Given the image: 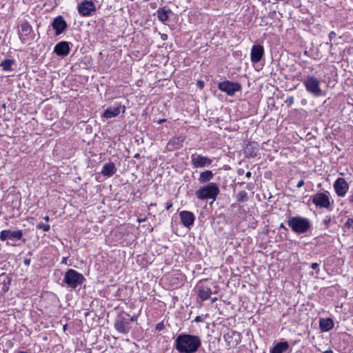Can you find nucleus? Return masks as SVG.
I'll return each instance as SVG.
<instances>
[{
	"label": "nucleus",
	"instance_id": "nucleus-14",
	"mask_svg": "<svg viewBox=\"0 0 353 353\" xmlns=\"http://www.w3.org/2000/svg\"><path fill=\"white\" fill-rule=\"evenodd\" d=\"M179 216L181 222L184 227L190 228L194 224L195 216L192 212L183 210L179 213Z\"/></svg>",
	"mask_w": 353,
	"mask_h": 353
},
{
	"label": "nucleus",
	"instance_id": "nucleus-49",
	"mask_svg": "<svg viewBox=\"0 0 353 353\" xmlns=\"http://www.w3.org/2000/svg\"><path fill=\"white\" fill-rule=\"evenodd\" d=\"M43 219H44L46 222H48V221H49L50 218H49V216H44V217H43Z\"/></svg>",
	"mask_w": 353,
	"mask_h": 353
},
{
	"label": "nucleus",
	"instance_id": "nucleus-19",
	"mask_svg": "<svg viewBox=\"0 0 353 353\" xmlns=\"http://www.w3.org/2000/svg\"><path fill=\"white\" fill-rule=\"evenodd\" d=\"M185 138L183 136L174 137L168 143V148L170 150L179 149Z\"/></svg>",
	"mask_w": 353,
	"mask_h": 353
},
{
	"label": "nucleus",
	"instance_id": "nucleus-9",
	"mask_svg": "<svg viewBox=\"0 0 353 353\" xmlns=\"http://www.w3.org/2000/svg\"><path fill=\"white\" fill-rule=\"evenodd\" d=\"M191 162L194 168H203L212 164V160L208 157L193 154L191 156Z\"/></svg>",
	"mask_w": 353,
	"mask_h": 353
},
{
	"label": "nucleus",
	"instance_id": "nucleus-30",
	"mask_svg": "<svg viewBox=\"0 0 353 353\" xmlns=\"http://www.w3.org/2000/svg\"><path fill=\"white\" fill-rule=\"evenodd\" d=\"M37 228L38 229H42L43 231L45 232H48L50 228V225H48V224H44L43 223H39L37 225Z\"/></svg>",
	"mask_w": 353,
	"mask_h": 353
},
{
	"label": "nucleus",
	"instance_id": "nucleus-55",
	"mask_svg": "<svg viewBox=\"0 0 353 353\" xmlns=\"http://www.w3.org/2000/svg\"><path fill=\"white\" fill-rule=\"evenodd\" d=\"M156 205H157L156 203H151L150 206H156Z\"/></svg>",
	"mask_w": 353,
	"mask_h": 353
},
{
	"label": "nucleus",
	"instance_id": "nucleus-26",
	"mask_svg": "<svg viewBox=\"0 0 353 353\" xmlns=\"http://www.w3.org/2000/svg\"><path fill=\"white\" fill-rule=\"evenodd\" d=\"M169 12H170V10H166L164 8H163V9L159 8L157 11V17H158L159 20H160L162 22H165V21H167L168 19V13Z\"/></svg>",
	"mask_w": 353,
	"mask_h": 353
},
{
	"label": "nucleus",
	"instance_id": "nucleus-10",
	"mask_svg": "<svg viewBox=\"0 0 353 353\" xmlns=\"http://www.w3.org/2000/svg\"><path fill=\"white\" fill-rule=\"evenodd\" d=\"M224 339L230 347L236 346L241 341V334L240 332L234 330H229L224 336Z\"/></svg>",
	"mask_w": 353,
	"mask_h": 353
},
{
	"label": "nucleus",
	"instance_id": "nucleus-17",
	"mask_svg": "<svg viewBox=\"0 0 353 353\" xmlns=\"http://www.w3.org/2000/svg\"><path fill=\"white\" fill-rule=\"evenodd\" d=\"M95 10L94 4L92 1H85L78 6L79 12L83 15H90Z\"/></svg>",
	"mask_w": 353,
	"mask_h": 353
},
{
	"label": "nucleus",
	"instance_id": "nucleus-12",
	"mask_svg": "<svg viewBox=\"0 0 353 353\" xmlns=\"http://www.w3.org/2000/svg\"><path fill=\"white\" fill-rule=\"evenodd\" d=\"M22 236L23 232L21 230L11 231L9 230H5L0 232V239L3 241L7 239L13 241L20 240Z\"/></svg>",
	"mask_w": 353,
	"mask_h": 353
},
{
	"label": "nucleus",
	"instance_id": "nucleus-27",
	"mask_svg": "<svg viewBox=\"0 0 353 353\" xmlns=\"http://www.w3.org/2000/svg\"><path fill=\"white\" fill-rule=\"evenodd\" d=\"M236 200L239 203H243L248 200V194L244 191H240L236 196Z\"/></svg>",
	"mask_w": 353,
	"mask_h": 353
},
{
	"label": "nucleus",
	"instance_id": "nucleus-47",
	"mask_svg": "<svg viewBox=\"0 0 353 353\" xmlns=\"http://www.w3.org/2000/svg\"><path fill=\"white\" fill-rule=\"evenodd\" d=\"M137 319V316H133L130 318V319H129V322L130 321H134Z\"/></svg>",
	"mask_w": 353,
	"mask_h": 353
},
{
	"label": "nucleus",
	"instance_id": "nucleus-6",
	"mask_svg": "<svg viewBox=\"0 0 353 353\" xmlns=\"http://www.w3.org/2000/svg\"><path fill=\"white\" fill-rule=\"evenodd\" d=\"M129 314L122 312L115 319L114 327L120 333L126 334L130 331Z\"/></svg>",
	"mask_w": 353,
	"mask_h": 353
},
{
	"label": "nucleus",
	"instance_id": "nucleus-15",
	"mask_svg": "<svg viewBox=\"0 0 353 353\" xmlns=\"http://www.w3.org/2000/svg\"><path fill=\"white\" fill-rule=\"evenodd\" d=\"M264 53L263 47L261 45H254L251 49L250 59L253 63H258Z\"/></svg>",
	"mask_w": 353,
	"mask_h": 353
},
{
	"label": "nucleus",
	"instance_id": "nucleus-53",
	"mask_svg": "<svg viewBox=\"0 0 353 353\" xmlns=\"http://www.w3.org/2000/svg\"><path fill=\"white\" fill-rule=\"evenodd\" d=\"M198 84L199 85V86H200L201 88H202V87H203V82H201V81H199V82H198Z\"/></svg>",
	"mask_w": 353,
	"mask_h": 353
},
{
	"label": "nucleus",
	"instance_id": "nucleus-11",
	"mask_svg": "<svg viewBox=\"0 0 353 353\" xmlns=\"http://www.w3.org/2000/svg\"><path fill=\"white\" fill-rule=\"evenodd\" d=\"M334 188L339 196L344 197L349 190V185L343 178H338L334 183Z\"/></svg>",
	"mask_w": 353,
	"mask_h": 353
},
{
	"label": "nucleus",
	"instance_id": "nucleus-46",
	"mask_svg": "<svg viewBox=\"0 0 353 353\" xmlns=\"http://www.w3.org/2000/svg\"><path fill=\"white\" fill-rule=\"evenodd\" d=\"M211 300V303H214V302H216L217 301V298H211L210 299Z\"/></svg>",
	"mask_w": 353,
	"mask_h": 353
},
{
	"label": "nucleus",
	"instance_id": "nucleus-37",
	"mask_svg": "<svg viewBox=\"0 0 353 353\" xmlns=\"http://www.w3.org/2000/svg\"><path fill=\"white\" fill-rule=\"evenodd\" d=\"M319 264L318 263H312L311 265V268L313 269V270H316L318 269L319 270Z\"/></svg>",
	"mask_w": 353,
	"mask_h": 353
},
{
	"label": "nucleus",
	"instance_id": "nucleus-38",
	"mask_svg": "<svg viewBox=\"0 0 353 353\" xmlns=\"http://www.w3.org/2000/svg\"><path fill=\"white\" fill-rule=\"evenodd\" d=\"M304 183H305V182H304V180H303V179L300 180V181L298 182V183H297V185H296V187H297L298 188H301V187L304 185Z\"/></svg>",
	"mask_w": 353,
	"mask_h": 353
},
{
	"label": "nucleus",
	"instance_id": "nucleus-25",
	"mask_svg": "<svg viewBox=\"0 0 353 353\" xmlns=\"http://www.w3.org/2000/svg\"><path fill=\"white\" fill-rule=\"evenodd\" d=\"M14 63L13 59H5L0 63V67L3 71H12V66Z\"/></svg>",
	"mask_w": 353,
	"mask_h": 353
},
{
	"label": "nucleus",
	"instance_id": "nucleus-8",
	"mask_svg": "<svg viewBox=\"0 0 353 353\" xmlns=\"http://www.w3.org/2000/svg\"><path fill=\"white\" fill-rule=\"evenodd\" d=\"M328 192H318L312 197V203L318 208H328L330 206Z\"/></svg>",
	"mask_w": 353,
	"mask_h": 353
},
{
	"label": "nucleus",
	"instance_id": "nucleus-21",
	"mask_svg": "<svg viewBox=\"0 0 353 353\" xmlns=\"http://www.w3.org/2000/svg\"><path fill=\"white\" fill-rule=\"evenodd\" d=\"M245 155L248 157H255L258 153V147L256 143H248L245 148Z\"/></svg>",
	"mask_w": 353,
	"mask_h": 353
},
{
	"label": "nucleus",
	"instance_id": "nucleus-31",
	"mask_svg": "<svg viewBox=\"0 0 353 353\" xmlns=\"http://www.w3.org/2000/svg\"><path fill=\"white\" fill-rule=\"evenodd\" d=\"M344 226L353 230V218H349L345 223Z\"/></svg>",
	"mask_w": 353,
	"mask_h": 353
},
{
	"label": "nucleus",
	"instance_id": "nucleus-35",
	"mask_svg": "<svg viewBox=\"0 0 353 353\" xmlns=\"http://www.w3.org/2000/svg\"><path fill=\"white\" fill-rule=\"evenodd\" d=\"M285 103H288L290 105H291L294 103V97H289L287 98Z\"/></svg>",
	"mask_w": 353,
	"mask_h": 353
},
{
	"label": "nucleus",
	"instance_id": "nucleus-23",
	"mask_svg": "<svg viewBox=\"0 0 353 353\" xmlns=\"http://www.w3.org/2000/svg\"><path fill=\"white\" fill-rule=\"evenodd\" d=\"M214 176L213 172L211 170H205L201 172L199 178V181L201 183H204L210 181Z\"/></svg>",
	"mask_w": 353,
	"mask_h": 353
},
{
	"label": "nucleus",
	"instance_id": "nucleus-41",
	"mask_svg": "<svg viewBox=\"0 0 353 353\" xmlns=\"http://www.w3.org/2000/svg\"><path fill=\"white\" fill-rule=\"evenodd\" d=\"M24 264L26 265H29L30 264V259H26L24 260Z\"/></svg>",
	"mask_w": 353,
	"mask_h": 353
},
{
	"label": "nucleus",
	"instance_id": "nucleus-48",
	"mask_svg": "<svg viewBox=\"0 0 353 353\" xmlns=\"http://www.w3.org/2000/svg\"><path fill=\"white\" fill-rule=\"evenodd\" d=\"M323 353H333V351L331 349L325 350Z\"/></svg>",
	"mask_w": 353,
	"mask_h": 353
},
{
	"label": "nucleus",
	"instance_id": "nucleus-54",
	"mask_svg": "<svg viewBox=\"0 0 353 353\" xmlns=\"http://www.w3.org/2000/svg\"><path fill=\"white\" fill-rule=\"evenodd\" d=\"M139 157V154H138V153L134 155L135 158H138Z\"/></svg>",
	"mask_w": 353,
	"mask_h": 353
},
{
	"label": "nucleus",
	"instance_id": "nucleus-45",
	"mask_svg": "<svg viewBox=\"0 0 353 353\" xmlns=\"http://www.w3.org/2000/svg\"><path fill=\"white\" fill-rule=\"evenodd\" d=\"M251 175H252V173L250 172H247L245 173V177L246 178H250L251 176Z\"/></svg>",
	"mask_w": 353,
	"mask_h": 353
},
{
	"label": "nucleus",
	"instance_id": "nucleus-40",
	"mask_svg": "<svg viewBox=\"0 0 353 353\" xmlns=\"http://www.w3.org/2000/svg\"><path fill=\"white\" fill-rule=\"evenodd\" d=\"M336 37V33L333 31L330 32L329 34V38L330 40H332L333 38Z\"/></svg>",
	"mask_w": 353,
	"mask_h": 353
},
{
	"label": "nucleus",
	"instance_id": "nucleus-39",
	"mask_svg": "<svg viewBox=\"0 0 353 353\" xmlns=\"http://www.w3.org/2000/svg\"><path fill=\"white\" fill-rule=\"evenodd\" d=\"M172 207V202H168L165 204V210H168Z\"/></svg>",
	"mask_w": 353,
	"mask_h": 353
},
{
	"label": "nucleus",
	"instance_id": "nucleus-56",
	"mask_svg": "<svg viewBox=\"0 0 353 353\" xmlns=\"http://www.w3.org/2000/svg\"><path fill=\"white\" fill-rule=\"evenodd\" d=\"M353 353V352H352Z\"/></svg>",
	"mask_w": 353,
	"mask_h": 353
},
{
	"label": "nucleus",
	"instance_id": "nucleus-24",
	"mask_svg": "<svg viewBox=\"0 0 353 353\" xmlns=\"http://www.w3.org/2000/svg\"><path fill=\"white\" fill-rule=\"evenodd\" d=\"M125 105L117 103H115L114 107L112 108V117H117L121 113L122 114L125 112Z\"/></svg>",
	"mask_w": 353,
	"mask_h": 353
},
{
	"label": "nucleus",
	"instance_id": "nucleus-16",
	"mask_svg": "<svg viewBox=\"0 0 353 353\" xmlns=\"http://www.w3.org/2000/svg\"><path fill=\"white\" fill-rule=\"evenodd\" d=\"M212 294L211 288L205 285L200 284L197 286V296L202 301H206L210 299Z\"/></svg>",
	"mask_w": 353,
	"mask_h": 353
},
{
	"label": "nucleus",
	"instance_id": "nucleus-28",
	"mask_svg": "<svg viewBox=\"0 0 353 353\" xmlns=\"http://www.w3.org/2000/svg\"><path fill=\"white\" fill-rule=\"evenodd\" d=\"M32 27L28 23H24L21 25L20 32L21 34L27 36L30 34Z\"/></svg>",
	"mask_w": 353,
	"mask_h": 353
},
{
	"label": "nucleus",
	"instance_id": "nucleus-36",
	"mask_svg": "<svg viewBox=\"0 0 353 353\" xmlns=\"http://www.w3.org/2000/svg\"><path fill=\"white\" fill-rule=\"evenodd\" d=\"M164 327V325L163 323H159L156 325V330H161Z\"/></svg>",
	"mask_w": 353,
	"mask_h": 353
},
{
	"label": "nucleus",
	"instance_id": "nucleus-29",
	"mask_svg": "<svg viewBox=\"0 0 353 353\" xmlns=\"http://www.w3.org/2000/svg\"><path fill=\"white\" fill-rule=\"evenodd\" d=\"M101 173L107 176H110V163H107L104 165Z\"/></svg>",
	"mask_w": 353,
	"mask_h": 353
},
{
	"label": "nucleus",
	"instance_id": "nucleus-50",
	"mask_svg": "<svg viewBox=\"0 0 353 353\" xmlns=\"http://www.w3.org/2000/svg\"><path fill=\"white\" fill-rule=\"evenodd\" d=\"M164 121H165V119H160V120L158 121V123L161 124V123H163Z\"/></svg>",
	"mask_w": 353,
	"mask_h": 353
},
{
	"label": "nucleus",
	"instance_id": "nucleus-51",
	"mask_svg": "<svg viewBox=\"0 0 353 353\" xmlns=\"http://www.w3.org/2000/svg\"><path fill=\"white\" fill-rule=\"evenodd\" d=\"M194 321H196V322L200 321H201V317H200V316H196V317L195 318V320H194Z\"/></svg>",
	"mask_w": 353,
	"mask_h": 353
},
{
	"label": "nucleus",
	"instance_id": "nucleus-20",
	"mask_svg": "<svg viewBox=\"0 0 353 353\" xmlns=\"http://www.w3.org/2000/svg\"><path fill=\"white\" fill-rule=\"evenodd\" d=\"M334 321L330 318L321 319L319 321V327L322 332H328L334 327Z\"/></svg>",
	"mask_w": 353,
	"mask_h": 353
},
{
	"label": "nucleus",
	"instance_id": "nucleus-43",
	"mask_svg": "<svg viewBox=\"0 0 353 353\" xmlns=\"http://www.w3.org/2000/svg\"><path fill=\"white\" fill-rule=\"evenodd\" d=\"M68 257H63L61 261V263L67 264L68 263Z\"/></svg>",
	"mask_w": 353,
	"mask_h": 353
},
{
	"label": "nucleus",
	"instance_id": "nucleus-13",
	"mask_svg": "<svg viewBox=\"0 0 353 353\" xmlns=\"http://www.w3.org/2000/svg\"><path fill=\"white\" fill-rule=\"evenodd\" d=\"M52 26L55 30L56 35H59L67 28L68 25L61 16H57L53 19Z\"/></svg>",
	"mask_w": 353,
	"mask_h": 353
},
{
	"label": "nucleus",
	"instance_id": "nucleus-44",
	"mask_svg": "<svg viewBox=\"0 0 353 353\" xmlns=\"http://www.w3.org/2000/svg\"><path fill=\"white\" fill-rule=\"evenodd\" d=\"M111 170H112V175L115 172V170H116V168H115V167H114L113 163H112Z\"/></svg>",
	"mask_w": 353,
	"mask_h": 353
},
{
	"label": "nucleus",
	"instance_id": "nucleus-3",
	"mask_svg": "<svg viewBox=\"0 0 353 353\" xmlns=\"http://www.w3.org/2000/svg\"><path fill=\"white\" fill-rule=\"evenodd\" d=\"M219 194V188L215 183H210L196 191L195 194L201 200L216 199Z\"/></svg>",
	"mask_w": 353,
	"mask_h": 353
},
{
	"label": "nucleus",
	"instance_id": "nucleus-33",
	"mask_svg": "<svg viewBox=\"0 0 353 353\" xmlns=\"http://www.w3.org/2000/svg\"><path fill=\"white\" fill-rule=\"evenodd\" d=\"M103 117L108 119L110 118V107H108L103 113Z\"/></svg>",
	"mask_w": 353,
	"mask_h": 353
},
{
	"label": "nucleus",
	"instance_id": "nucleus-42",
	"mask_svg": "<svg viewBox=\"0 0 353 353\" xmlns=\"http://www.w3.org/2000/svg\"><path fill=\"white\" fill-rule=\"evenodd\" d=\"M146 221V217H143V218H138L137 219V221L139 223H141V222H144Z\"/></svg>",
	"mask_w": 353,
	"mask_h": 353
},
{
	"label": "nucleus",
	"instance_id": "nucleus-18",
	"mask_svg": "<svg viewBox=\"0 0 353 353\" xmlns=\"http://www.w3.org/2000/svg\"><path fill=\"white\" fill-rule=\"evenodd\" d=\"M54 52L58 56L65 57L70 53L69 43L67 41H61L54 48Z\"/></svg>",
	"mask_w": 353,
	"mask_h": 353
},
{
	"label": "nucleus",
	"instance_id": "nucleus-5",
	"mask_svg": "<svg viewBox=\"0 0 353 353\" xmlns=\"http://www.w3.org/2000/svg\"><path fill=\"white\" fill-rule=\"evenodd\" d=\"M303 83L307 92L315 97L321 95L322 90L320 87V80L317 77L308 75Z\"/></svg>",
	"mask_w": 353,
	"mask_h": 353
},
{
	"label": "nucleus",
	"instance_id": "nucleus-34",
	"mask_svg": "<svg viewBox=\"0 0 353 353\" xmlns=\"http://www.w3.org/2000/svg\"><path fill=\"white\" fill-rule=\"evenodd\" d=\"M121 304L125 305L126 303H125V302H124V301H121V303H119V304H116V303H112L111 306H112V307H114V309H117L118 307H120V305H121Z\"/></svg>",
	"mask_w": 353,
	"mask_h": 353
},
{
	"label": "nucleus",
	"instance_id": "nucleus-52",
	"mask_svg": "<svg viewBox=\"0 0 353 353\" xmlns=\"http://www.w3.org/2000/svg\"><path fill=\"white\" fill-rule=\"evenodd\" d=\"M280 228H283L284 230H287V228L285 227V225L283 223H281Z\"/></svg>",
	"mask_w": 353,
	"mask_h": 353
},
{
	"label": "nucleus",
	"instance_id": "nucleus-7",
	"mask_svg": "<svg viewBox=\"0 0 353 353\" xmlns=\"http://www.w3.org/2000/svg\"><path fill=\"white\" fill-rule=\"evenodd\" d=\"M218 88L222 92H226L229 96L234 95L236 92L241 90V85L238 82L223 81L218 84Z\"/></svg>",
	"mask_w": 353,
	"mask_h": 353
},
{
	"label": "nucleus",
	"instance_id": "nucleus-4",
	"mask_svg": "<svg viewBox=\"0 0 353 353\" xmlns=\"http://www.w3.org/2000/svg\"><path fill=\"white\" fill-rule=\"evenodd\" d=\"M84 281L83 275L73 269H69L65 272L63 280L68 287L73 289L81 285Z\"/></svg>",
	"mask_w": 353,
	"mask_h": 353
},
{
	"label": "nucleus",
	"instance_id": "nucleus-2",
	"mask_svg": "<svg viewBox=\"0 0 353 353\" xmlns=\"http://www.w3.org/2000/svg\"><path fill=\"white\" fill-rule=\"evenodd\" d=\"M288 225L292 230L298 234L306 232L311 227L310 221L299 216L290 217L288 220Z\"/></svg>",
	"mask_w": 353,
	"mask_h": 353
},
{
	"label": "nucleus",
	"instance_id": "nucleus-22",
	"mask_svg": "<svg viewBox=\"0 0 353 353\" xmlns=\"http://www.w3.org/2000/svg\"><path fill=\"white\" fill-rule=\"evenodd\" d=\"M288 342H279L272 348L271 353H283L288 350Z\"/></svg>",
	"mask_w": 353,
	"mask_h": 353
},
{
	"label": "nucleus",
	"instance_id": "nucleus-32",
	"mask_svg": "<svg viewBox=\"0 0 353 353\" xmlns=\"http://www.w3.org/2000/svg\"><path fill=\"white\" fill-rule=\"evenodd\" d=\"M331 220H332V219H331V216H327L324 219V220H323V223H324V225H325L327 228H328V227H329V225H330V223L331 222Z\"/></svg>",
	"mask_w": 353,
	"mask_h": 353
},
{
	"label": "nucleus",
	"instance_id": "nucleus-1",
	"mask_svg": "<svg viewBox=\"0 0 353 353\" xmlns=\"http://www.w3.org/2000/svg\"><path fill=\"white\" fill-rule=\"evenodd\" d=\"M201 345V338L197 335L182 333L174 341V347L179 353H195Z\"/></svg>",
	"mask_w": 353,
	"mask_h": 353
}]
</instances>
